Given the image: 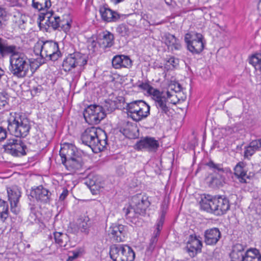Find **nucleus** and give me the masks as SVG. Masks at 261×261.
I'll list each match as a JSON object with an SVG mask.
<instances>
[{
	"label": "nucleus",
	"instance_id": "nucleus-1",
	"mask_svg": "<svg viewBox=\"0 0 261 261\" xmlns=\"http://www.w3.org/2000/svg\"><path fill=\"white\" fill-rule=\"evenodd\" d=\"M20 47L9 45L6 40L0 38V56L3 58L10 56L9 70L12 74L19 78L27 76L31 61L27 56L18 50Z\"/></svg>",
	"mask_w": 261,
	"mask_h": 261
},
{
	"label": "nucleus",
	"instance_id": "nucleus-2",
	"mask_svg": "<svg viewBox=\"0 0 261 261\" xmlns=\"http://www.w3.org/2000/svg\"><path fill=\"white\" fill-rule=\"evenodd\" d=\"M83 144L95 152L103 150L107 144V136L102 129L94 126L86 128L81 135Z\"/></svg>",
	"mask_w": 261,
	"mask_h": 261
},
{
	"label": "nucleus",
	"instance_id": "nucleus-3",
	"mask_svg": "<svg viewBox=\"0 0 261 261\" xmlns=\"http://www.w3.org/2000/svg\"><path fill=\"white\" fill-rule=\"evenodd\" d=\"M34 51L36 55H40V57L36 59L40 65L47 60L57 61L61 56L58 43L52 40L37 42L34 46Z\"/></svg>",
	"mask_w": 261,
	"mask_h": 261
},
{
	"label": "nucleus",
	"instance_id": "nucleus-4",
	"mask_svg": "<svg viewBox=\"0 0 261 261\" xmlns=\"http://www.w3.org/2000/svg\"><path fill=\"white\" fill-rule=\"evenodd\" d=\"M200 203L202 210L216 216L225 214L230 208L228 199L222 196L205 195L201 198Z\"/></svg>",
	"mask_w": 261,
	"mask_h": 261
},
{
	"label": "nucleus",
	"instance_id": "nucleus-5",
	"mask_svg": "<svg viewBox=\"0 0 261 261\" xmlns=\"http://www.w3.org/2000/svg\"><path fill=\"white\" fill-rule=\"evenodd\" d=\"M30 128V122L22 113H15L8 120V129L17 138L26 137Z\"/></svg>",
	"mask_w": 261,
	"mask_h": 261
},
{
	"label": "nucleus",
	"instance_id": "nucleus-6",
	"mask_svg": "<svg viewBox=\"0 0 261 261\" xmlns=\"http://www.w3.org/2000/svg\"><path fill=\"white\" fill-rule=\"evenodd\" d=\"M88 57L86 54L74 52L69 54L63 60V69L65 71L69 72L75 70V75L80 76L87 64Z\"/></svg>",
	"mask_w": 261,
	"mask_h": 261
},
{
	"label": "nucleus",
	"instance_id": "nucleus-7",
	"mask_svg": "<svg viewBox=\"0 0 261 261\" xmlns=\"http://www.w3.org/2000/svg\"><path fill=\"white\" fill-rule=\"evenodd\" d=\"M110 255L113 261H134L135 253L128 245L114 244L110 247Z\"/></svg>",
	"mask_w": 261,
	"mask_h": 261
},
{
	"label": "nucleus",
	"instance_id": "nucleus-8",
	"mask_svg": "<svg viewBox=\"0 0 261 261\" xmlns=\"http://www.w3.org/2000/svg\"><path fill=\"white\" fill-rule=\"evenodd\" d=\"M126 107L130 117L136 122L146 118L150 114V107L143 100L133 101L127 103Z\"/></svg>",
	"mask_w": 261,
	"mask_h": 261
},
{
	"label": "nucleus",
	"instance_id": "nucleus-9",
	"mask_svg": "<svg viewBox=\"0 0 261 261\" xmlns=\"http://www.w3.org/2000/svg\"><path fill=\"white\" fill-rule=\"evenodd\" d=\"M140 87L147 91L149 94L152 96V98L155 102L156 106L158 109H160L162 113L167 114L169 109L167 106V98L164 95L163 92L154 89L147 83H142L140 85Z\"/></svg>",
	"mask_w": 261,
	"mask_h": 261
},
{
	"label": "nucleus",
	"instance_id": "nucleus-10",
	"mask_svg": "<svg viewBox=\"0 0 261 261\" xmlns=\"http://www.w3.org/2000/svg\"><path fill=\"white\" fill-rule=\"evenodd\" d=\"M188 49L193 54H198L203 49V37L200 33H188L184 38Z\"/></svg>",
	"mask_w": 261,
	"mask_h": 261
},
{
	"label": "nucleus",
	"instance_id": "nucleus-11",
	"mask_svg": "<svg viewBox=\"0 0 261 261\" xmlns=\"http://www.w3.org/2000/svg\"><path fill=\"white\" fill-rule=\"evenodd\" d=\"M84 117L89 124L99 123L106 116L103 108L99 105H90L83 112Z\"/></svg>",
	"mask_w": 261,
	"mask_h": 261
},
{
	"label": "nucleus",
	"instance_id": "nucleus-12",
	"mask_svg": "<svg viewBox=\"0 0 261 261\" xmlns=\"http://www.w3.org/2000/svg\"><path fill=\"white\" fill-rule=\"evenodd\" d=\"M4 151L14 156L26 154L27 146L21 139L11 138L3 145Z\"/></svg>",
	"mask_w": 261,
	"mask_h": 261
},
{
	"label": "nucleus",
	"instance_id": "nucleus-13",
	"mask_svg": "<svg viewBox=\"0 0 261 261\" xmlns=\"http://www.w3.org/2000/svg\"><path fill=\"white\" fill-rule=\"evenodd\" d=\"M89 221L90 219L88 216L83 215L79 216L75 222L70 224L72 232L75 234L80 232L87 235L90 231Z\"/></svg>",
	"mask_w": 261,
	"mask_h": 261
},
{
	"label": "nucleus",
	"instance_id": "nucleus-14",
	"mask_svg": "<svg viewBox=\"0 0 261 261\" xmlns=\"http://www.w3.org/2000/svg\"><path fill=\"white\" fill-rule=\"evenodd\" d=\"M206 166L217 175L216 177H212V182L217 186L221 185L224 180L225 175L229 171V170L228 168H224L222 164H216L212 161L206 163Z\"/></svg>",
	"mask_w": 261,
	"mask_h": 261
},
{
	"label": "nucleus",
	"instance_id": "nucleus-15",
	"mask_svg": "<svg viewBox=\"0 0 261 261\" xmlns=\"http://www.w3.org/2000/svg\"><path fill=\"white\" fill-rule=\"evenodd\" d=\"M132 205L134 207V212L135 214L144 215L150 205V202L146 195L139 194L133 197Z\"/></svg>",
	"mask_w": 261,
	"mask_h": 261
},
{
	"label": "nucleus",
	"instance_id": "nucleus-16",
	"mask_svg": "<svg viewBox=\"0 0 261 261\" xmlns=\"http://www.w3.org/2000/svg\"><path fill=\"white\" fill-rule=\"evenodd\" d=\"M43 19H46L45 23L49 27H52L54 30L61 28L64 31H66L70 29V25L68 21L64 24V21H61L60 17L53 13H46L44 14Z\"/></svg>",
	"mask_w": 261,
	"mask_h": 261
},
{
	"label": "nucleus",
	"instance_id": "nucleus-17",
	"mask_svg": "<svg viewBox=\"0 0 261 261\" xmlns=\"http://www.w3.org/2000/svg\"><path fill=\"white\" fill-rule=\"evenodd\" d=\"M7 193L8 200L10 203L11 211L14 214L17 215L20 211L18 203L21 196V192L17 187L13 186L7 189Z\"/></svg>",
	"mask_w": 261,
	"mask_h": 261
},
{
	"label": "nucleus",
	"instance_id": "nucleus-18",
	"mask_svg": "<svg viewBox=\"0 0 261 261\" xmlns=\"http://www.w3.org/2000/svg\"><path fill=\"white\" fill-rule=\"evenodd\" d=\"M126 233L125 227L121 224H113L108 230L110 238L117 242H123Z\"/></svg>",
	"mask_w": 261,
	"mask_h": 261
},
{
	"label": "nucleus",
	"instance_id": "nucleus-19",
	"mask_svg": "<svg viewBox=\"0 0 261 261\" xmlns=\"http://www.w3.org/2000/svg\"><path fill=\"white\" fill-rule=\"evenodd\" d=\"M79 153L80 152L77 150V149L74 145L68 143L63 144L60 150V155L62 164H64Z\"/></svg>",
	"mask_w": 261,
	"mask_h": 261
},
{
	"label": "nucleus",
	"instance_id": "nucleus-20",
	"mask_svg": "<svg viewBox=\"0 0 261 261\" xmlns=\"http://www.w3.org/2000/svg\"><path fill=\"white\" fill-rule=\"evenodd\" d=\"M138 149H146L149 151H155L159 147V143L154 138L146 137L141 139L136 144Z\"/></svg>",
	"mask_w": 261,
	"mask_h": 261
},
{
	"label": "nucleus",
	"instance_id": "nucleus-21",
	"mask_svg": "<svg viewBox=\"0 0 261 261\" xmlns=\"http://www.w3.org/2000/svg\"><path fill=\"white\" fill-rule=\"evenodd\" d=\"M50 193L49 191L40 186L32 190L31 195L38 201L42 203H47L50 200Z\"/></svg>",
	"mask_w": 261,
	"mask_h": 261
},
{
	"label": "nucleus",
	"instance_id": "nucleus-22",
	"mask_svg": "<svg viewBox=\"0 0 261 261\" xmlns=\"http://www.w3.org/2000/svg\"><path fill=\"white\" fill-rule=\"evenodd\" d=\"M202 242L196 236H190L187 243V251L190 256H195L198 252L200 251Z\"/></svg>",
	"mask_w": 261,
	"mask_h": 261
},
{
	"label": "nucleus",
	"instance_id": "nucleus-23",
	"mask_svg": "<svg viewBox=\"0 0 261 261\" xmlns=\"http://www.w3.org/2000/svg\"><path fill=\"white\" fill-rule=\"evenodd\" d=\"M66 169L71 172L80 170L84 165V161L82 158V154L81 152L69 160L66 163L63 164Z\"/></svg>",
	"mask_w": 261,
	"mask_h": 261
},
{
	"label": "nucleus",
	"instance_id": "nucleus-24",
	"mask_svg": "<svg viewBox=\"0 0 261 261\" xmlns=\"http://www.w3.org/2000/svg\"><path fill=\"white\" fill-rule=\"evenodd\" d=\"M221 232L217 228L207 229L204 232V242L206 245H215L221 238Z\"/></svg>",
	"mask_w": 261,
	"mask_h": 261
},
{
	"label": "nucleus",
	"instance_id": "nucleus-25",
	"mask_svg": "<svg viewBox=\"0 0 261 261\" xmlns=\"http://www.w3.org/2000/svg\"><path fill=\"white\" fill-rule=\"evenodd\" d=\"M162 39L168 48L172 51L179 50L181 47L178 39L172 34L169 33H165Z\"/></svg>",
	"mask_w": 261,
	"mask_h": 261
},
{
	"label": "nucleus",
	"instance_id": "nucleus-26",
	"mask_svg": "<svg viewBox=\"0 0 261 261\" xmlns=\"http://www.w3.org/2000/svg\"><path fill=\"white\" fill-rule=\"evenodd\" d=\"M99 12L102 19L106 22L117 21L120 18V14L117 12L105 7H100Z\"/></svg>",
	"mask_w": 261,
	"mask_h": 261
},
{
	"label": "nucleus",
	"instance_id": "nucleus-27",
	"mask_svg": "<svg viewBox=\"0 0 261 261\" xmlns=\"http://www.w3.org/2000/svg\"><path fill=\"white\" fill-rule=\"evenodd\" d=\"M112 65L115 69L122 67L129 68L132 66V62L128 56L117 55L115 56L112 61Z\"/></svg>",
	"mask_w": 261,
	"mask_h": 261
},
{
	"label": "nucleus",
	"instance_id": "nucleus-28",
	"mask_svg": "<svg viewBox=\"0 0 261 261\" xmlns=\"http://www.w3.org/2000/svg\"><path fill=\"white\" fill-rule=\"evenodd\" d=\"M246 254L244 247L240 244L234 245L229 254L231 261H243L244 256Z\"/></svg>",
	"mask_w": 261,
	"mask_h": 261
},
{
	"label": "nucleus",
	"instance_id": "nucleus-29",
	"mask_svg": "<svg viewBox=\"0 0 261 261\" xmlns=\"http://www.w3.org/2000/svg\"><path fill=\"white\" fill-rule=\"evenodd\" d=\"M244 149V158L251 156L256 151L261 149V138L252 140L247 146L245 147Z\"/></svg>",
	"mask_w": 261,
	"mask_h": 261
},
{
	"label": "nucleus",
	"instance_id": "nucleus-30",
	"mask_svg": "<svg viewBox=\"0 0 261 261\" xmlns=\"http://www.w3.org/2000/svg\"><path fill=\"white\" fill-rule=\"evenodd\" d=\"M136 129L137 127L135 124L126 121L123 122L120 127V132L129 138H132L135 136V132Z\"/></svg>",
	"mask_w": 261,
	"mask_h": 261
},
{
	"label": "nucleus",
	"instance_id": "nucleus-31",
	"mask_svg": "<svg viewBox=\"0 0 261 261\" xmlns=\"http://www.w3.org/2000/svg\"><path fill=\"white\" fill-rule=\"evenodd\" d=\"M114 37L112 33L106 31L102 33L101 38L99 39V45L103 48H106L111 47L114 44Z\"/></svg>",
	"mask_w": 261,
	"mask_h": 261
},
{
	"label": "nucleus",
	"instance_id": "nucleus-32",
	"mask_svg": "<svg viewBox=\"0 0 261 261\" xmlns=\"http://www.w3.org/2000/svg\"><path fill=\"white\" fill-rule=\"evenodd\" d=\"M234 174L238 177L239 181L241 183H247L246 179L249 177L246 174V172L244 169V164L243 162H239L234 168Z\"/></svg>",
	"mask_w": 261,
	"mask_h": 261
},
{
	"label": "nucleus",
	"instance_id": "nucleus-33",
	"mask_svg": "<svg viewBox=\"0 0 261 261\" xmlns=\"http://www.w3.org/2000/svg\"><path fill=\"white\" fill-rule=\"evenodd\" d=\"M243 261H261V254L257 249H250L246 251Z\"/></svg>",
	"mask_w": 261,
	"mask_h": 261
},
{
	"label": "nucleus",
	"instance_id": "nucleus-34",
	"mask_svg": "<svg viewBox=\"0 0 261 261\" xmlns=\"http://www.w3.org/2000/svg\"><path fill=\"white\" fill-rule=\"evenodd\" d=\"M50 0H33L32 6L38 11L47 10L51 6Z\"/></svg>",
	"mask_w": 261,
	"mask_h": 261
},
{
	"label": "nucleus",
	"instance_id": "nucleus-35",
	"mask_svg": "<svg viewBox=\"0 0 261 261\" xmlns=\"http://www.w3.org/2000/svg\"><path fill=\"white\" fill-rule=\"evenodd\" d=\"M54 239L56 244L60 247H65L69 241V237L66 233L60 232H55L54 233Z\"/></svg>",
	"mask_w": 261,
	"mask_h": 261
},
{
	"label": "nucleus",
	"instance_id": "nucleus-36",
	"mask_svg": "<svg viewBox=\"0 0 261 261\" xmlns=\"http://www.w3.org/2000/svg\"><path fill=\"white\" fill-rule=\"evenodd\" d=\"M9 205L8 203L2 199H0V220L5 222L9 217Z\"/></svg>",
	"mask_w": 261,
	"mask_h": 261
},
{
	"label": "nucleus",
	"instance_id": "nucleus-37",
	"mask_svg": "<svg viewBox=\"0 0 261 261\" xmlns=\"http://www.w3.org/2000/svg\"><path fill=\"white\" fill-rule=\"evenodd\" d=\"M249 63L252 65L256 70L261 72V54H255L251 56Z\"/></svg>",
	"mask_w": 261,
	"mask_h": 261
},
{
	"label": "nucleus",
	"instance_id": "nucleus-38",
	"mask_svg": "<svg viewBox=\"0 0 261 261\" xmlns=\"http://www.w3.org/2000/svg\"><path fill=\"white\" fill-rule=\"evenodd\" d=\"M173 91L175 93L180 92L181 90V85L177 82H171L168 86V91H167V98H170L173 97L174 94H172L169 91Z\"/></svg>",
	"mask_w": 261,
	"mask_h": 261
},
{
	"label": "nucleus",
	"instance_id": "nucleus-39",
	"mask_svg": "<svg viewBox=\"0 0 261 261\" xmlns=\"http://www.w3.org/2000/svg\"><path fill=\"white\" fill-rule=\"evenodd\" d=\"M116 31L120 35L123 37L128 36L129 34L128 27L124 23L119 25L116 28Z\"/></svg>",
	"mask_w": 261,
	"mask_h": 261
},
{
	"label": "nucleus",
	"instance_id": "nucleus-40",
	"mask_svg": "<svg viewBox=\"0 0 261 261\" xmlns=\"http://www.w3.org/2000/svg\"><path fill=\"white\" fill-rule=\"evenodd\" d=\"M160 235H157L153 233V236L150 240L149 245L147 248V252L151 253L154 250L158 240V237Z\"/></svg>",
	"mask_w": 261,
	"mask_h": 261
},
{
	"label": "nucleus",
	"instance_id": "nucleus-41",
	"mask_svg": "<svg viewBox=\"0 0 261 261\" xmlns=\"http://www.w3.org/2000/svg\"><path fill=\"white\" fill-rule=\"evenodd\" d=\"M96 178V177H93V178H91V176H89L86 181L87 184L88 185L91 191L98 190V188L99 187L98 183L95 180Z\"/></svg>",
	"mask_w": 261,
	"mask_h": 261
},
{
	"label": "nucleus",
	"instance_id": "nucleus-42",
	"mask_svg": "<svg viewBox=\"0 0 261 261\" xmlns=\"http://www.w3.org/2000/svg\"><path fill=\"white\" fill-rule=\"evenodd\" d=\"M7 16V13L5 9L0 7V28H1L3 25H5Z\"/></svg>",
	"mask_w": 261,
	"mask_h": 261
},
{
	"label": "nucleus",
	"instance_id": "nucleus-43",
	"mask_svg": "<svg viewBox=\"0 0 261 261\" xmlns=\"http://www.w3.org/2000/svg\"><path fill=\"white\" fill-rule=\"evenodd\" d=\"M164 222V217L162 216L160 219L158 221L156 224V229L153 233L157 235H160V231L162 229L163 225Z\"/></svg>",
	"mask_w": 261,
	"mask_h": 261
},
{
	"label": "nucleus",
	"instance_id": "nucleus-44",
	"mask_svg": "<svg viewBox=\"0 0 261 261\" xmlns=\"http://www.w3.org/2000/svg\"><path fill=\"white\" fill-rule=\"evenodd\" d=\"M123 211L125 216L128 218L134 217L136 214L134 212V207L133 205L127 208H124Z\"/></svg>",
	"mask_w": 261,
	"mask_h": 261
},
{
	"label": "nucleus",
	"instance_id": "nucleus-45",
	"mask_svg": "<svg viewBox=\"0 0 261 261\" xmlns=\"http://www.w3.org/2000/svg\"><path fill=\"white\" fill-rule=\"evenodd\" d=\"M8 105L7 97L3 93H0V110L5 108Z\"/></svg>",
	"mask_w": 261,
	"mask_h": 261
},
{
	"label": "nucleus",
	"instance_id": "nucleus-46",
	"mask_svg": "<svg viewBox=\"0 0 261 261\" xmlns=\"http://www.w3.org/2000/svg\"><path fill=\"white\" fill-rule=\"evenodd\" d=\"M173 67H176L178 64V60L174 57H170L167 61Z\"/></svg>",
	"mask_w": 261,
	"mask_h": 261
},
{
	"label": "nucleus",
	"instance_id": "nucleus-47",
	"mask_svg": "<svg viewBox=\"0 0 261 261\" xmlns=\"http://www.w3.org/2000/svg\"><path fill=\"white\" fill-rule=\"evenodd\" d=\"M7 137L6 130L0 126V142L5 140Z\"/></svg>",
	"mask_w": 261,
	"mask_h": 261
},
{
	"label": "nucleus",
	"instance_id": "nucleus-48",
	"mask_svg": "<svg viewBox=\"0 0 261 261\" xmlns=\"http://www.w3.org/2000/svg\"><path fill=\"white\" fill-rule=\"evenodd\" d=\"M68 195V191L67 189H64L62 193L60 194L59 197V200L60 201H63L66 198Z\"/></svg>",
	"mask_w": 261,
	"mask_h": 261
},
{
	"label": "nucleus",
	"instance_id": "nucleus-49",
	"mask_svg": "<svg viewBox=\"0 0 261 261\" xmlns=\"http://www.w3.org/2000/svg\"><path fill=\"white\" fill-rule=\"evenodd\" d=\"M72 254L73 255L72 256H69V257H68V260H73L74 259L77 258L79 255V252H76V251H73L72 252Z\"/></svg>",
	"mask_w": 261,
	"mask_h": 261
},
{
	"label": "nucleus",
	"instance_id": "nucleus-50",
	"mask_svg": "<svg viewBox=\"0 0 261 261\" xmlns=\"http://www.w3.org/2000/svg\"><path fill=\"white\" fill-rule=\"evenodd\" d=\"M96 45H97V42L93 40L91 42L90 44L89 45L88 47L89 48L91 47V48L94 49V47L96 46Z\"/></svg>",
	"mask_w": 261,
	"mask_h": 261
},
{
	"label": "nucleus",
	"instance_id": "nucleus-51",
	"mask_svg": "<svg viewBox=\"0 0 261 261\" xmlns=\"http://www.w3.org/2000/svg\"><path fill=\"white\" fill-rule=\"evenodd\" d=\"M42 90V88L41 86H38L37 87H35L33 89V91L35 92V94L37 93H40Z\"/></svg>",
	"mask_w": 261,
	"mask_h": 261
},
{
	"label": "nucleus",
	"instance_id": "nucleus-52",
	"mask_svg": "<svg viewBox=\"0 0 261 261\" xmlns=\"http://www.w3.org/2000/svg\"><path fill=\"white\" fill-rule=\"evenodd\" d=\"M113 4L116 5L123 2L124 0H110Z\"/></svg>",
	"mask_w": 261,
	"mask_h": 261
},
{
	"label": "nucleus",
	"instance_id": "nucleus-53",
	"mask_svg": "<svg viewBox=\"0 0 261 261\" xmlns=\"http://www.w3.org/2000/svg\"><path fill=\"white\" fill-rule=\"evenodd\" d=\"M170 2H171V0H167V1L166 0V3L167 4H168V5H169V3H170Z\"/></svg>",
	"mask_w": 261,
	"mask_h": 261
},
{
	"label": "nucleus",
	"instance_id": "nucleus-54",
	"mask_svg": "<svg viewBox=\"0 0 261 261\" xmlns=\"http://www.w3.org/2000/svg\"><path fill=\"white\" fill-rule=\"evenodd\" d=\"M171 102H172V103H174V104H175V103H176V102H175V101H174V100H171Z\"/></svg>",
	"mask_w": 261,
	"mask_h": 261
},
{
	"label": "nucleus",
	"instance_id": "nucleus-55",
	"mask_svg": "<svg viewBox=\"0 0 261 261\" xmlns=\"http://www.w3.org/2000/svg\"><path fill=\"white\" fill-rule=\"evenodd\" d=\"M114 109V108H111V109L110 110V111H112ZM108 111H109V110H108Z\"/></svg>",
	"mask_w": 261,
	"mask_h": 261
},
{
	"label": "nucleus",
	"instance_id": "nucleus-56",
	"mask_svg": "<svg viewBox=\"0 0 261 261\" xmlns=\"http://www.w3.org/2000/svg\"><path fill=\"white\" fill-rule=\"evenodd\" d=\"M259 6L261 7V1L259 2Z\"/></svg>",
	"mask_w": 261,
	"mask_h": 261
}]
</instances>
